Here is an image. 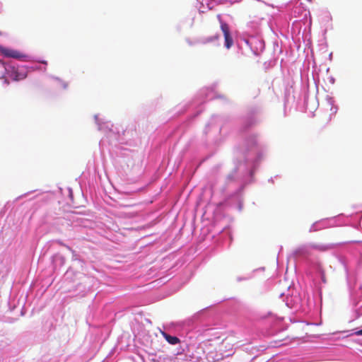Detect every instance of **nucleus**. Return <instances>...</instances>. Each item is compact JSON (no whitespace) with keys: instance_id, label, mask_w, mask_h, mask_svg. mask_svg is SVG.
Returning <instances> with one entry per match:
<instances>
[{"instance_id":"obj_1","label":"nucleus","mask_w":362,"mask_h":362,"mask_svg":"<svg viewBox=\"0 0 362 362\" xmlns=\"http://www.w3.org/2000/svg\"><path fill=\"white\" fill-rule=\"evenodd\" d=\"M7 75L15 81L23 80L27 77V74L23 70L19 69L13 65H8L6 72Z\"/></svg>"},{"instance_id":"obj_2","label":"nucleus","mask_w":362,"mask_h":362,"mask_svg":"<svg viewBox=\"0 0 362 362\" xmlns=\"http://www.w3.org/2000/svg\"><path fill=\"white\" fill-rule=\"evenodd\" d=\"M221 29L223 33L224 40H225V47L227 49H230L233 45V40L230 35V29L227 23H221Z\"/></svg>"},{"instance_id":"obj_3","label":"nucleus","mask_w":362,"mask_h":362,"mask_svg":"<svg viewBox=\"0 0 362 362\" xmlns=\"http://www.w3.org/2000/svg\"><path fill=\"white\" fill-rule=\"evenodd\" d=\"M0 53L4 57L13 59H21L25 57L23 54L17 50L6 48L4 47H0Z\"/></svg>"},{"instance_id":"obj_4","label":"nucleus","mask_w":362,"mask_h":362,"mask_svg":"<svg viewBox=\"0 0 362 362\" xmlns=\"http://www.w3.org/2000/svg\"><path fill=\"white\" fill-rule=\"evenodd\" d=\"M233 349V343L231 340L228 338H225L222 340L221 343L218 346V351L223 354L226 352L232 351Z\"/></svg>"},{"instance_id":"obj_5","label":"nucleus","mask_w":362,"mask_h":362,"mask_svg":"<svg viewBox=\"0 0 362 362\" xmlns=\"http://www.w3.org/2000/svg\"><path fill=\"white\" fill-rule=\"evenodd\" d=\"M218 39H219V35L218 34H216L214 35L203 38L202 40V43L207 44V43L217 42L218 41Z\"/></svg>"},{"instance_id":"obj_6","label":"nucleus","mask_w":362,"mask_h":362,"mask_svg":"<svg viewBox=\"0 0 362 362\" xmlns=\"http://www.w3.org/2000/svg\"><path fill=\"white\" fill-rule=\"evenodd\" d=\"M163 336L166 341L172 345H175L180 342V339L177 337L170 336L166 333H163Z\"/></svg>"},{"instance_id":"obj_7","label":"nucleus","mask_w":362,"mask_h":362,"mask_svg":"<svg viewBox=\"0 0 362 362\" xmlns=\"http://www.w3.org/2000/svg\"><path fill=\"white\" fill-rule=\"evenodd\" d=\"M311 247L314 249H316V250H320V251H326L327 250H329L332 248V245H316V244H313L311 245Z\"/></svg>"},{"instance_id":"obj_8","label":"nucleus","mask_w":362,"mask_h":362,"mask_svg":"<svg viewBox=\"0 0 362 362\" xmlns=\"http://www.w3.org/2000/svg\"><path fill=\"white\" fill-rule=\"evenodd\" d=\"M7 66L0 60V78H4L6 72Z\"/></svg>"},{"instance_id":"obj_9","label":"nucleus","mask_w":362,"mask_h":362,"mask_svg":"<svg viewBox=\"0 0 362 362\" xmlns=\"http://www.w3.org/2000/svg\"><path fill=\"white\" fill-rule=\"evenodd\" d=\"M337 106H332L331 105V107H330V111H331V114L329 115V116L326 119V121L325 122L326 123H328L331 120H332V115H334L337 112Z\"/></svg>"},{"instance_id":"obj_10","label":"nucleus","mask_w":362,"mask_h":362,"mask_svg":"<svg viewBox=\"0 0 362 362\" xmlns=\"http://www.w3.org/2000/svg\"><path fill=\"white\" fill-rule=\"evenodd\" d=\"M355 334H356V335H358V336H361V335H362V329H360V330L356 331V332H355Z\"/></svg>"},{"instance_id":"obj_11","label":"nucleus","mask_w":362,"mask_h":362,"mask_svg":"<svg viewBox=\"0 0 362 362\" xmlns=\"http://www.w3.org/2000/svg\"><path fill=\"white\" fill-rule=\"evenodd\" d=\"M4 83H6V85H9V81L7 78H5L4 81Z\"/></svg>"},{"instance_id":"obj_12","label":"nucleus","mask_w":362,"mask_h":362,"mask_svg":"<svg viewBox=\"0 0 362 362\" xmlns=\"http://www.w3.org/2000/svg\"><path fill=\"white\" fill-rule=\"evenodd\" d=\"M290 342H291V341H287V342H285V343L282 344V345H287V344H288Z\"/></svg>"}]
</instances>
